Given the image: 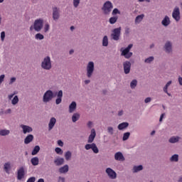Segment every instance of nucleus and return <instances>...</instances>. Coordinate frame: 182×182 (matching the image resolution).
Segmentation results:
<instances>
[{
  "label": "nucleus",
  "instance_id": "f257e3e1",
  "mask_svg": "<svg viewBox=\"0 0 182 182\" xmlns=\"http://www.w3.org/2000/svg\"><path fill=\"white\" fill-rule=\"evenodd\" d=\"M96 137V130L95 129H91V133L90 136H88L87 143L85 146V150H92L93 153L95 154H97L99 153V148H97V146L96 144L93 143L95 141V139Z\"/></svg>",
  "mask_w": 182,
  "mask_h": 182
},
{
  "label": "nucleus",
  "instance_id": "f03ea898",
  "mask_svg": "<svg viewBox=\"0 0 182 182\" xmlns=\"http://www.w3.org/2000/svg\"><path fill=\"white\" fill-rule=\"evenodd\" d=\"M41 69H43V70H50V69H52V60L50 56L46 55L43 58L41 63Z\"/></svg>",
  "mask_w": 182,
  "mask_h": 182
},
{
  "label": "nucleus",
  "instance_id": "7ed1b4c3",
  "mask_svg": "<svg viewBox=\"0 0 182 182\" xmlns=\"http://www.w3.org/2000/svg\"><path fill=\"white\" fill-rule=\"evenodd\" d=\"M43 28V18H38L34 21L33 25L30 26V31H36V32H41Z\"/></svg>",
  "mask_w": 182,
  "mask_h": 182
},
{
  "label": "nucleus",
  "instance_id": "20e7f679",
  "mask_svg": "<svg viewBox=\"0 0 182 182\" xmlns=\"http://www.w3.org/2000/svg\"><path fill=\"white\" fill-rule=\"evenodd\" d=\"M112 9H113V3H112V1H105L103 4L102 7L101 8L102 14L104 15H110Z\"/></svg>",
  "mask_w": 182,
  "mask_h": 182
},
{
  "label": "nucleus",
  "instance_id": "39448f33",
  "mask_svg": "<svg viewBox=\"0 0 182 182\" xmlns=\"http://www.w3.org/2000/svg\"><path fill=\"white\" fill-rule=\"evenodd\" d=\"M133 44H129L126 48H122L120 49L121 56H124L125 59H130L133 56V53L130 52Z\"/></svg>",
  "mask_w": 182,
  "mask_h": 182
},
{
  "label": "nucleus",
  "instance_id": "423d86ee",
  "mask_svg": "<svg viewBox=\"0 0 182 182\" xmlns=\"http://www.w3.org/2000/svg\"><path fill=\"white\" fill-rule=\"evenodd\" d=\"M95 73V62L89 61L86 66V76L89 79L93 76Z\"/></svg>",
  "mask_w": 182,
  "mask_h": 182
},
{
  "label": "nucleus",
  "instance_id": "0eeeda50",
  "mask_svg": "<svg viewBox=\"0 0 182 182\" xmlns=\"http://www.w3.org/2000/svg\"><path fill=\"white\" fill-rule=\"evenodd\" d=\"M54 97L55 94L53 93V91L48 90L46 91V92L43 95V102H44L45 104L50 103V102H52Z\"/></svg>",
  "mask_w": 182,
  "mask_h": 182
},
{
  "label": "nucleus",
  "instance_id": "6e6552de",
  "mask_svg": "<svg viewBox=\"0 0 182 182\" xmlns=\"http://www.w3.org/2000/svg\"><path fill=\"white\" fill-rule=\"evenodd\" d=\"M120 35H122V27L114 28L111 33V39L112 41H120Z\"/></svg>",
  "mask_w": 182,
  "mask_h": 182
},
{
  "label": "nucleus",
  "instance_id": "1a4fd4ad",
  "mask_svg": "<svg viewBox=\"0 0 182 182\" xmlns=\"http://www.w3.org/2000/svg\"><path fill=\"white\" fill-rule=\"evenodd\" d=\"M164 50L168 55H171L173 53V42L167 41L164 46Z\"/></svg>",
  "mask_w": 182,
  "mask_h": 182
},
{
  "label": "nucleus",
  "instance_id": "9d476101",
  "mask_svg": "<svg viewBox=\"0 0 182 182\" xmlns=\"http://www.w3.org/2000/svg\"><path fill=\"white\" fill-rule=\"evenodd\" d=\"M53 21H58L60 18V9L56 6L52 8Z\"/></svg>",
  "mask_w": 182,
  "mask_h": 182
},
{
  "label": "nucleus",
  "instance_id": "9b49d317",
  "mask_svg": "<svg viewBox=\"0 0 182 182\" xmlns=\"http://www.w3.org/2000/svg\"><path fill=\"white\" fill-rule=\"evenodd\" d=\"M105 173L107 174L108 177L111 178V180H114L117 177V173H116V171L112 169V168H107Z\"/></svg>",
  "mask_w": 182,
  "mask_h": 182
},
{
  "label": "nucleus",
  "instance_id": "f8f14e48",
  "mask_svg": "<svg viewBox=\"0 0 182 182\" xmlns=\"http://www.w3.org/2000/svg\"><path fill=\"white\" fill-rule=\"evenodd\" d=\"M172 18L176 21L178 22L181 19L180 16V9L178 7H175L172 12Z\"/></svg>",
  "mask_w": 182,
  "mask_h": 182
},
{
  "label": "nucleus",
  "instance_id": "ddd939ff",
  "mask_svg": "<svg viewBox=\"0 0 182 182\" xmlns=\"http://www.w3.org/2000/svg\"><path fill=\"white\" fill-rule=\"evenodd\" d=\"M124 73L129 75L130 73V69H132V63L130 61H125L123 63Z\"/></svg>",
  "mask_w": 182,
  "mask_h": 182
},
{
  "label": "nucleus",
  "instance_id": "4468645a",
  "mask_svg": "<svg viewBox=\"0 0 182 182\" xmlns=\"http://www.w3.org/2000/svg\"><path fill=\"white\" fill-rule=\"evenodd\" d=\"M20 127L22 129L23 134H26V133H32V132H33V129L28 125L21 124L20 125Z\"/></svg>",
  "mask_w": 182,
  "mask_h": 182
},
{
  "label": "nucleus",
  "instance_id": "2eb2a0df",
  "mask_svg": "<svg viewBox=\"0 0 182 182\" xmlns=\"http://www.w3.org/2000/svg\"><path fill=\"white\" fill-rule=\"evenodd\" d=\"M25 177V168L21 167L17 171V180H22Z\"/></svg>",
  "mask_w": 182,
  "mask_h": 182
},
{
  "label": "nucleus",
  "instance_id": "dca6fc26",
  "mask_svg": "<svg viewBox=\"0 0 182 182\" xmlns=\"http://www.w3.org/2000/svg\"><path fill=\"white\" fill-rule=\"evenodd\" d=\"M53 163L55 166L59 167L60 166H63V164H65V159L60 157L55 158L53 161Z\"/></svg>",
  "mask_w": 182,
  "mask_h": 182
},
{
  "label": "nucleus",
  "instance_id": "f3484780",
  "mask_svg": "<svg viewBox=\"0 0 182 182\" xmlns=\"http://www.w3.org/2000/svg\"><path fill=\"white\" fill-rule=\"evenodd\" d=\"M171 23V21L170 20V17L168 16H165L163 20L161 21V25L165 28H167Z\"/></svg>",
  "mask_w": 182,
  "mask_h": 182
},
{
  "label": "nucleus",
  "instance_id": "a211bd4d",
  "mask_svg": "<svg viewBox=\"0 0 182 182\" xmlns=\"http://www.w3.org/2000/svg\"><path fill=\"white\" fill-rule=\"evenodd\" d=\"M12 168V165L11 164V161L6 162L4 164V170L6 174H9L11 173V170Z\"/></svg>",
  "mask_w": 182,
  "mask_h": 182
},
{
  "label": "nucleus",
  "instance_id": "6ab92c4d",
  "mask_svg": "<svg viewBox=\"0 0 182 182\" xmlns=\"http://www.w3.org/2000/svg\"><path fill=\"white\" fill-rule=\"evenodd\" d=\"M63 97V91L60 90L57 93V98L55 100V105H60L62 103V98Z\"/></svg>",
  "mask_w": 182,
  "mask_h": 182
},
{
  "label": "nucleus",
  "instance_id": "aec40b11",
  "mask_svg": "<svg viewBox=\"0 0 182 182\" xmlns=\"http://www.w3.org/2000/svg\"><path fill=\"white\" fill-rule=\"evenodd\" d=\"M77 107V104L76 103V102H72L68 107V112L73 113L76 110Z\"/></svg>",
  "mask_w": 182,
  "mask_h": 182
},
{
  "label": "nucleus",
  "instance_id": "412c9836",
  "mask_svg": "<svg viewBox=\"0 0 182 182\" xmlns=\"http://www.w3.org/2000/svg\"><path fill=\"white\" fill-rule=\"evenodd\" d=\"M55 124H56V118L55 117H51L50 119V121L48 122V131L50 132L54 127Z\"/></svg>",
  "mask_w": 182,
  "mask_h": 182
},
{
  "label": "nucleus",
  "instance_id": "4be33fe9",
  "mask_svg": "<svg viewBox=\"0 0 182 182\" xmlns=\"http://www.w3.org/2000/svg\"><path fill=\"white\" fill-rule=\"evenodd\" d=\"M181 140V137L178 136H173L168 139V142L171 143V144H174L176 143H178Z\"/></svg>",
  "mask_w": 182,
  "mask_h": 182
},
{
  "label": "nucleus",
  "instance_id": "5701e85b",
  "mask_svg": "<svg viewBox=\"0 0 182 182\" xmlns=\"http://www.w3.org/2000/svg\"><path fill=\"white\" fill-rule=\"evenodd\" d=\"M114 159L117 161H124V156L122 152H117L114 154Z\"/></svg>",
  "mask_w": 182,
  "mask_h": 182
},
{
  "label": "nucleus",
  "instance_id": "b1692460",
  "mask_svg": "<svg viewBox=\"0 0 182 182\" xmlns=\"http://www.w3.org/2000/svg\"><path fill=\"white\" fill-rule=\"evenodd\" d=\"M59 173H60V174H66V173H68V171H69V165L66 164L64 165L63 166L60 167L58 169Z\"/></svg>",
  "mask_w": 182,
  "mask_h": 182
},
{
  "label": "nucleus",
  "instance_id": "393cba45",
  "mask_svg": "<svg viewBox=\"0 0 182 182\" xmlns=\"http://www.w3.org/2000/svg\"><path fill=\"white\" fill-rule=\"evenodd\" d=\"M144 19V14L138 15L134 20L135 25H139Z\"/></svg>",
  "mask_w": 182,
  "mask_h": 182
},
{
  "label": "nucleus",
  "instance_id": "a878e982",
  "mask_svg": "<svg viewBox=\"0 0 182 182\" xmlns=\"http://www.w3.org/2000/svg\"><path fill=\"white\" fill-rule=\"evenodd\" d=\"M31 141H33V135L28 134L25 139H24V144H29V143H31Z\"/></svg>",
  "mask_w": 182,
  "mask_h": 182
},
{
  "label": "nucleus",
  "instance_id": "bb28decb",
  "mask_svg": "<svg viewBox=\"0 0 182 182\" xmlns=\"http://www.w3.org/2000/svg\"><path fill=\"white\" fill-rule=\"evenodd\" d=\"M11 134V131L6 129H0V136H9Z\"/></svg>",
  "mask_w": 182,
  "mask_h": 182
},
{
  "label": "nucleus",
  "instance_id": "cd10ccee",
  "mask_svg": "<svg viewBox=\"0 0 182 182\" xmlns=\"http://www.w3.org/2000/svg\"><path fill=\"white\" fill-rule=\"evenodd\" d=\"M171 81H168L163 88V91L164 92V93H166L168 96H171V94L168 93V87L170 86V85H171Z\"/></svg>",
  "mask_w": 182,
  "mask_h": 182
},
{
  "label": "nucleus",
  "instance_id": "c85d7f7f",
  "mask_svg": "<svg viewBox=\"0 0 182 182\" xmlns=\"http://www.w3.org/2000/svg\"><path fill=\"white\" fill-rule=\"evenodd\" d=\"M79 119H80V114L75 112L73 114V116H72L73 123H76V122H77V120H79Z\"/></svg>",
  "mask_w": 182,
  "mask_h": 182
},
{
  "label": "nucleus",
  "instance_id": "c756f323",
  "mask_svg": "<svg viewBox=\"0 0 182 182\" xmlns=\"http://www.w3.org/2000/svg\"><path fill=\"white\" fill-rule=\"evenodd\" d=\"M129 127V122H122L118 125V129L119 130H124Z\"/></svg>",
  "mask_w": 182,
  "mask_h": 182
},
{
  "label": "nucleus",
  "instance_id": "7c9ffc66",
  "mask_svg": "<svg viewBox=\"0 0 182 182\" xmlns=\"http://www.w3.org/2000/svg\"><path fill=\"white\" fill-rule=\"evenodd\" d=\"M143 170V166H134L132 168V173H139V171H141Z\"/></svg>",
  "mask_w": 182,
  "mask_h": 182
},
{
  "label": "nucleus",
  "instance_id": "2f4dec72",
  "mask_svg": "<svg viewBox=\"0 0 182 182\" xmlns=\"http://www.w3.org/2000/svg\"><path fill=\"white\" fill-rule=\"evenodd\" d=\"M169 161L171 163H178V154H173L170 159Z\"/></svg>",
  "mask_w": 182,
  "mask_h": 182
},
{
  "label": "nucleus",
  "instance_id": "473e14b6",
  "mask_svg": "<svg viewBox=\"0 0 182 182\" xmlns=\"http://www.w3.org/2000/svg\"><path fill=\"white\" fill-rule=\"evenodd\" d=\"M31 163L33 166H38L39 165V158L33 157L31 159Z\"/></svg>",
  "mask_w": 182,
  "mask_h": 182
},
{
  "label": "nucleus",
  "instance_id": "72a5a7b5",
  "mask_svg": "<svg viewBox=\"0 0 182 182\" xmlns=\"http://www.w3.org/2000/svg\"><path fill=\"white\" fill-rule=\"evenodd\" d=\"M102 46H109V38L107 36H105L102 38Z\"/></svg>",
  "mask_w": 182,
  "mask_h": 182
},
{
  "label": "nucleus",
  "instance_id": "f704fd0d",
  "mask_svg": "<svg viewBox=\"0 0 182 182\" xmlns=\"http://www.w3.org/2000/svg\"><path fill=\"white\" fill-rule=\"evenodd\" d=\"M64 157L67 161H69L72 159V152L70 151H68L65 152Z\"/></svg>",
  "mask_w": 182,
  "mask_h": 182
},
{
  "label": "nucleus",
  "instance_id": "c9c22d12",
  "mask_svg": "<svg viewBox=\"0 0 182 182\" xmlns=\"http://www.w3.org/2000/svg\"><path fill=\"white\" fill-rule=\"evenodd\" d=\"M35 39H36V41H43L45 36L42 33H38L35 35Z\"/></svg>",
  "mask_w": 182,
  "mask_h": 182
},
{
  "label": "nucleus",
  "instance_id": "e433bc0d",
  "mask_svg": "<svg viewBox=\"0 0 182 182\" xmlns=\"http://www.w3.org/2000/svg\"><path fill=\"white\" fill-rule=\"evenodd\" d=\"M41 147L39 146H36L31 152L32 156H36V154L39 153Z\"/></svg>",
  "mask_w": 182,
  "mask_h": 182
},
{
  "label": "nucleus",
  "instance_id": "4c0bfd02",
  "mask_svg": "<svg viewBox=\"0 0 182 182\" xmlns=\"http://www.w3.org/2000/svg\"><path fill=\"white\" fill-rule=\"evenodd\" d=\"M117 16H113L109 18V22L111 25H114V23H116L117 22Z\"/></svg>",
  "mask_w": 182,
  "mask_h": 182
},
{
  "label": "nucleus",
  "instance_id": "58836bf2",
  "mask_svg": "<svg viewBox=\"0 0 182 182\" xmlns=\"http://www.w3.org/2000/svg\"><path fill=\"white\" fill-rule=\"evenodd\" d=\"M136 87H137V80H133L130 82V87L131 89H136Z\"/></svg>",
  "mask_w": 182,
  "mask_h": 182
},
{
  "label": "nucleus",
  "instance_id": "ea45409f",
  "mask_svg": "<svg viewBox=\"0 0 182 182\" xmlns=\"http://www.w3.org/2000/svg\"><path fill=\"white\" fill-rule=\"evenodd\" d=\"M154 61V56H150L144 60V63H151Z\"/></svg>",
  "mask_w": 182,
  "mask_h": 182
},
{
  "label": "nucleus",
  "instance_id": "a19ab883",
  "mask_svg": "<svg viewBox=\"0 0 182 182\" xmlns=\"http://www.w3.org/2000/svg\"><path fill=\"white\" fill-rule=\"evenodd\" d=\"M18 102H19V98L18 97V95H16L14 97L13 100H11V105L15 106V105H18Z\"/></svg>",
  "mask_w": 182,
  "mask_h": 182
},
{
  "label": "nucleus",
  "instance_id": "79ce46f5",
  "mask_svg": "<svg viewBox=\"0 0 182 182\" xmlns=\"http://www.w3.org/2000/svg\"><path fill=\"white\" fill-rule=\"evenodd\" d=\"M50 29V25H49L48 23H46L45 25H44V27H43V31H44V33H48V32H49V30Z\"/></svg>",
  "mask_w": 182,
  "mask_h": 182
},
{
  "label": "nucleus",
  "instance_id": "37998d69",
  "mask_svg": "<svg viewBox=\"0 0 182 182\" xmlns=\"http://www.w3.org/2000/svg\"><path fill=\"white\" fill-rule=\"evenodd\" d=\"M130 137V132H125L123 135L122 140L123 141H126Z\"/></svg>",
  "mask_w": 182,
  "mask_h": 182
},
{
  "label": "nucleus",
  "instance_id": "c03bdc74",
  "mask_svg": "<svg viewBox=\"0 0 182 182\" xmlns=\"http://www.w3.org/2000/svg\"><path fill=\"white\" fill-rule=\"evenodd\" d=\"M80 4V0H73V5L74 8H77L79 6V4Z\"/></svg>",
  "mask_w": 182,
  "mask_h": 182
},
{
  "label": "nucleus",
  "instance_id": "a18cd8bd",
  "mask_svg": "<svg viewBox=\"0 0 182 182\" xmlns=\"http://www.w3.org/2000/svg\"><path fill=\"white\" fill-rule=\"evenodd\" d=\"M55 151L57 154H63V151L59 147L55 148Z\"/></svg>",
  "mask_w": 182,
  "mask_h": 182
},
{
  "label": "nucleus",
  "instance_id": "49530a36",
  "mask_svg": "<svg viewBox=\"0 0 182 182\" xmlns=\"http://www.w3.org/2000/svg\"><path fill=\"white\" fill-rule=\"evenodd\" d=\"M107 132H108L109 134L112 135L113 133H114V130L113 129V127H107Z\"/></svg>",
  "mask_w": 182,
  "mask_h": 182
},
{
  "label": "nucleus",
  "instance_id": "de8ad7c7",
  "mask_svg": "<svg viewBox=\"0 0 182 182\" xmlns=\"http://www.w3.org/2000/svg\"><path fill=\"white\" fill-rule=\"evenodd\" d=\"M15 82H16V77H12L10 79V81H9V85H14V83H15Z\"/></svg>",
  "mask_w": 182,
  "mask_h": 182
},
{
  "label": "nucleus",
  "instance_id": "09e8293b",
  "mask_svg": "<svg viewBox=\"0 0 182 182\" xmlns=\"http://www.w3.org/2000/svg\"><path fill=\"white\" fill-rule=\"evenodd\" d=\"M117 14H120V11H119L118 9H114L112 11V15H117Z\"/></svg>",
  "mask_w": 182,
  "mask_h": 182
},
{
  "label": "nucleus",
  "instance_id": "8fccbe9b",
  "mask_svg": "<svg viewBox=\"0 0 182 182\" xmlns=\"http://www.w3.org/2000/svg\"><path fill=\"white\" fill-rule=\"evenodd\" d=\"M87 126L88 129H92V127H93V122L89 121L87 123Z\"/></svg>",
  "mask_w": 182,
  "mask_h": 182
},
{
  "label": "nucleus",
  "instance_id": "3c124183",
  "mask_svg": "<svg viewBox=\"0 0 182 182\" xmlns=\"http://www.w3.org/2000/svg\"><path fill=\"white\" fill-rule=\"evenodd\" d=\"M1 41L4 42L5 41V31L1 33Z\"/></svg>",
  "mask_w": 182,
  "mask_h": 182
},
{
  "label": "nucleus",
  "instance_id": "603ef678",
  "mask_svg": "<svg viewBox=\"0 0 182 182\" xmlns=\"http://www.w3.org/2000/svg\"><path fill=\"white\" fill-rule=\"evenodd\" d=\"M151 100H152L151 97H146V98L144 100V103H150V102H151Z\"/></svg>",
  "mask_w": 182,
  "mask_h": 182
},
{
  "label": "nucleus",
  "instance_id": "864d4df0",
  "mask_svg": "<svg viewBox=\"0 0 182 182\" xmlns=\"http://www.w3.org/2000/svg\"><path fill=\"white\" fill-rule=\"evenodd\" d=\"M11 113H12V109H11V108L7 109L4 112V114H11Z\"/></svg>",
  "mask_w": 182,
  "mask_h": 182
},
{
  "label": "nucleus",
  "instance_id": "5fc2aeb1",
  "mask_svg": "<svg viewBox=\"0 0 182 182\" xmlns=\"http://www.w3.org/2000/svg\"><path fill=\"white\" fill-rule=\"evenodd\" d=\"M124 32L126 35H129V33H130V28L126 27L124 29Z\"/></svg>",
  "mask_w": 182,
  "mask_h": 182
},
{
  "label": "nucleus",
  "instance_id": "6e6d98bb",
  "mask_svg": "<svg viewBox=\"0 0 182 182\" xmlns=\"http://www.w3.org/2000/svg\"><path fill=\"white\" fill-rule=\"evenodd\" d=\"M36 178L35 177H31L27 180V182H35Z\"/></svg>",
  "mask_w": 182,
  "mask_h": 182
},
{
  "label": "nucleus",
  "instance_id": "4d7b16f0",
  "mask_svg": "<svg viewBox=\"0 0 182 182\" xmlns=\"http://www.w3.org/2000/svg\"><path fill=\"white\" fill-rule=\"evenodd\" d=\"M65 177L59 176L58 182H65Z\"/></svg>",
  "mask_w": 182,
  "mask_h": 182
},
{
  "label": "nucleus",
  "instance_id": "13d9d810",
  "mask_svg": "<svg viewBox=\"0 0 182 182\" xmlns=\"http://www.w3.org/2000/svg\"><path fill=\"white\" fill-rule=\"evenodd\" d=\"M4 79H5V75H0V84L2 83V82H4Z\"/></svg>",
  "mask_w": 182,
  "mask_h": 182
},
{
  "label": "nucleus",
  "instance_id": "bf43d9fd",
  "mask_svg": "<svg viewBox=\"0 0 182 182\" xmlns=\"http://www.w3.org/2000/svg\"><path fill=\"white\" fill-rule=\"evenodd\" d=\"M58 144L60 146V147H63V141H62V140H58Z\"/></svg>",
  "mask_w": 182,
  "mask_h": 182
},
{
  "label": "nucleus",
  "instance_id": "052dcab7",
  "mask_svg": "<svg viewBox=\"0 0 182 182\" xmlns=\"http://www.w3.org/2000/svg\"><path fill=\"white\" fill-rule=\"evenodd\" d=\"M14 96H15V94L9 95H8L9 100H12V97H14Z\"/></svg>",
  "mask_w": 182,
  "mask_h": 182
},
{
  "label": "nucleus",
  "instance_id": "680f3d73",
  "mask_svg": "<svg viewBox=\"0 0 182 182\" xmlns=\"http://www.w3.org/2000/svg\"><path fill=\"white\" fill-rule=\"evenodd\" d=\"M164 116H165V114H161V117L159 118V122H163V117H164Z\"/></svg>",
  "mask_w": 182,
  "mask_h": 182
},
{
  "label": "nucleus",
  "instance_id": "e2e57ef3",
  "mask_svg": "<svg viewBox=\"0 0 182 182\" xmlns=\"http://www.w3.org/2000/svg\"><path fill=\"white\" fill-rule=\"evenodd\" d=\"M84 83H85V85H89V83H90V80H85Z\"/></svg>",
  "mask_w": 182,
  "mask_h": 182
},
{
  "label": "nucleus",
  "instance_id": "0e129e2a",
  "mask_svg": "<svg viewBox=\"0 0 182 182\" xmlns=\"http://www.w3.org/2000/svg\"><path fill=\"white\" fill-rule=\"evenodd\" d=\"M118 116H123V110H121L118 112Z\"/></svg>",
  "mask_w": 182,
  "mask_h": 182
},
{
  "label": "nucleus",
  "instance_id": "69168bd1",
  "mask_svg": "<svg viewBox=\"0 0 182 182\" xmlns=\"http://www.w3.org/2000/svg\"><path fill=\"white\" fill-rule=\"evenodd\" d=\"M73 53H75V50H74L73 49H72V50H70L69 51V54H70V55H73Z\"/></svg>",
  "mask_w": 182,
  "mask_h": 182
},
{
  "label": "nucleus",
  "instance_id": "338daca9",
  "mask_svg": "<svg viewBox=\"0 0 182 182\" xmlns=\"http://www.w3.org/2000/svg\"><path fill=\"white\" fill-rule=\"evenodd\" d=\"M178 182H182V176H181V177L178 178Z\"/></svg>",
  "mask_w": 182,
  "mask_h": 182
},
{
  "label": "nucleus",
  "instance_id": "774afa93",
  "mask_svg": "<svg viewBox=\"0 0 182 182\" xmlns=\"http://www.w3.org/2000/svg\"><path fill=\"white\" fill-rule=\"evenodd\" d=\"M38 182H45V181L43 180V178H41L38 181Z\"/></svg>",
  "mask_w": 182,
  "mask_h": 182
}]
</instances>
